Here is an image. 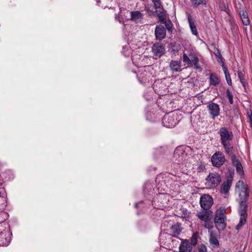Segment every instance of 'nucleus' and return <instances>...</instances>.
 Instances as JSON below:
<instances>
[{
    "instance_id": "46",
    "label": "nucleus",
    "mask_w": 252,
    "mask_h": 252,
    "mask_svg": "<svg viewBox=\"0 0 252 252\" xmlns=\"http://www.w3.org/2000/svg\"><path fill=\"white\" fill-rule=\"evenodd\" d=\"M193 252H195V251H193Z\"/></svg>"
},
{
    "instance_id": "12",
    "label": "nucleus",
    "mask_w": 252,
    "mask_h": 252,
    "mask_svg": "<svg viewBox=\"0 0 252 252\" xmlns=\"http://www.w3.org/2000/svg\"><path fill=\"white\" fill-rule=\"evenodd\" d=\"M152 51L154 56L160 57L165 53V49L161 43H156L153 45Z\"/></svg>"
},
{
    "instance_id": "41",
    "label": "nucleus",
    "mask_w": 252,
    "mask_h": 252,
    "mask_svg": "<svg viewBox=\"0 0 252 252\" xmlns=\"http://www.w3.org/2000/svg\"><path fill=\"white\" fill-rule=\"evenodd\" d=\"M171 52L173 53V54H175L177 52H178V51L177 48L176 47V46L175 45H173L172 46V48H171Z\"/></svg>"
},
{
    "instance_id": "21",
    "label": "nucleus",
    "mask_w": 252,
    "mask_h": 252,
    "mask_svg": "<svg viewBox=\"0 0 252 252\" xmlns=\"http://www.w3.org/2000/svg\"><path fill=\"white\" fill-rule=\"evenodd\" d=\"M223 146L225 152L230 157L235 155L234 153L233 147L231 145V143H225L222 144Z\"/></svg>"
},
{
    "instance_id": "22",
    "label": "nucleus",
    "mask_w": 252,
    "mask_h": 252,
    "mask_svg": "<svg viewBox=\"0 0 252 252\" xmlns=\"http://www.w3.org/2000/svg\"><path fill=\"white\" fill-rule=\"evenodd\" d=\"M210 85L216 86L220 83V79L217 75L215 73H211L209 77Z\"/></svg>"
},
{
    "instance_id": "11",
    "label": "nucleus",
    "mask_w": 252,
    "mask_h": 252,
    "mask_svg": "<svg viewBox=\"0 0 252 252\" xmlns=\"http://www.w3.org/2000/svg\"><path fill=\"white\" fill-rule=\"evenodd\" d=\"M213 212L210 210H201L197 212L196 216L200 220L203 221L211 220L213 216Z\"/></svg>"
},
{
    "instance_id": "2",
    "label": "nucleus",
    "mask_w": 252,
    "mask_h": 252,
    "mask_svg": "<svg viewBox=\"0 0 252 252\" xmlns=\"http://www.w3.org/2000/svg\"><path fill=\"white\" fill-rule=\"evenodd\" d=\"M225 219V210L224 208H220L216 212L214 218L215 226L218 230H223L226 228Z\"/></svg>"
},
{
    "instance_id": "33",
    "label": "nucleus",
    "mask_w": 252,
    "mask_h": 252,
    "mask_svg": "<svg viewBox=\"0 0 252 252\" xmlns=\"http://www.w3.org/2000/svg\"><path fill=\"white\" fill-rule=\"evenodd\" d=\"M237 73H238V77L240 79V81L241 82V83L242 84L243 87H245V81H244V74L243 73V72L240 71V70H239L237 72Z\"/></svg>"
},
{
    "instance_id": "40",
    "label": "nucleus",
    "mask_w": 252,
    "mask_h": 252,
    "mask_svg": "<svg viewBox=\"0 0 252 252\" xmlns=\"http://www.w3.org/2000/svg\"><path fill=\"white\" fill-rule=\"evenodd\" d=\"M236 186H237V187L241 186V187L243 189H242L241 191H242V190H244V189H246V188H247L249 189L248 187H245V185L244 182L243 181H239L237 183Z\"/></svg>"
},
{
    "instance_id": "47",
    "label": "nucleus",
    "mask_w": 252,
    "mask_h": 252,
    "mask_svg": "<svg viewBox=\"0 0 252 252\" xmlns=\"http://www.w3.org/2000/svg\"><path fill=\"white\" fill-rule=\"evenodd\" d=\"M251 252H252V251Z\"/></svg>"
},
{
    "instance_id": "8",
    "label": "nucleus",
    "mask_w": 252,
    "mask_h": 252,
    "mask_svg": "<svg viewBox=\"0 0 252 252\" xmlns=\"http://www.w3.org/2000/svg\"><path fill=\"white\" fill-rule=\"evenodd\" d=\"M213 202L212 197L209 194H204L200 197L199 203L201 208L204 210H210Z\"/></svg>"
},
{
    "instance_id": "45",
    "label": "nucleus",
    "mask_w": 252,
    "mask_h": 252,
    "mask_svg": "<svg viewBox=\"0 0 252 252\" xmlns=\"http://www.w3.org/2000/svg\"><path fill=\"white\" fill-rule=\"evenodd\" d=\"M242 252V251H239V252Z\"/></svg>"
},
{
    "instance_id": "43",
    "label": "nucleus",
    "mask_w": 252,
    "mask_h": 252,
    "mask_svg": "<svg viewBox=\"0 0 252 252\" xmlns=\"http://www.w3.org/2000/svg\"><path fill=\"white\" fill-rule=\"evenodd\" d=\"M215 56L219 59L220 57H222L220 52L218 49H217V53H215Z\"/></svg>"
},
{
    "instance_id": "29",
    "label": "nucleus",
    "mask_w": 252,
    "mask_h": 252,
    "mask_svg": "<svg viewBox=\"0 0 252 252\" xmlns=\"http://www.w3.org/2000/svg\"><path fill=\"white\" fill-rule=\"evenodd\" d=\"M157 16L158 18V22H159L162 23L163 24L164 22L167 21L166 15L162 12L158 14Z\"/></svg>"
},
{
    "instance_id": "13",
    "label": "nucleus",
    "mask_w": 252,
    "mask_h": 252,
    "mask_svg": "<svg viewBox=\"0 0 252 252\" xmlns=\"http://www.w3.org/2000/svg\"><path fill=\"white\" fill-rule=\"evenodd\" d=\"M153 88L156 93L160 95H163L166 92V86L162 82L156 81L153 84Z\"/></svg>"
},
{
    "instance_id": "42",
    "label": "nucleus",
    "mask_w": 252,
    "mask_h": 252,
    "mask_svg": "<svg viewBox=\"0 0 252 252\" xmlns=\"http://www.w3.org/2000/svg\"><path fill=\"white\" fill-rule=\"evenodd\" d=\"M218 62L221 64V66L222 67V64L225 65L223 61V58L222 57H220L218 59Z\"/></svg>"
},
{
    "instance_id": "32",
    "label": "nucleus",
    "mask_w": 252,
    "mask_h": 252,
    "mask_svg": "<svg viewBox=\"0 0 252 252\" xmlns=\"http://www.w3.org/2000/svg\"><path fill=\"white\" fill-rule=\"evenodd\" d=\"M191 243L192 245H196L197 243V233H194L190 238Z\"/></svg>"
},
{
    "instance_id": "36",
    "label": "nucleus",
    "mask_w": 252,
    "mask_h": 252,
    "mask_svg": "<svg viewBox=\"0 0 252 252\" xmlns=\"http://www.w3.org/2000/svg\"><path fill=\"white\" fill-rule=\"evenodd\" d=\"M183 60L184 62L187 63L188 64L191 63V59L190 60L186 54H183Z\"/></svg>"
},
{
    "instance_id": "27",
    "label": "nucleus",
    "mask_w": 252,
    "mask_h": 252,
    "mask_svg": "<svg viewBox=\"0 0 252 252\" xmlns=\"http://www.w3.org/2000/svg\"><path fill=\"white\" fill-rule=\"evenodd\" d=\"M191 1L194 7H197L200 5H206L207 4L206 0H191Z\"/></svg>"
},
{
    "instance_id": "17",
    "label": "nucleus",
    "mask_w": 252,
    "mask_h": 252,
    "mask_svg": "<svg viewBox=\"0 0 252 252\" xmlns=\"http://www.w3.org/2000/svg\"><path fill=\"white\" fill-rule=\"evenodd\" d=\"M169 67L173 72L181 71L182 70L181 61L172 60L170 63Z\"/></svg>"
},
{
    "instance_id": "10",
    "label": "nucleus",
    "mask_w": 252,
    "mask_h": 252,
    "mask_svg": "<svg viewBox=\"0 0 252 252\" xmlns=\"http://www.w3.org/2000/svg\"><path fill=\"white\" fill-rule=\"evenodd\" d=\"M207 107L210 115L212 116L213 119L220 115V108L218 104L213 102H210L209 103Z\"/></svg>"
},
{
    "instance_id": "31",
    "label": "nucleus",
    "mask_w": 252,
    "mask_h": 252,
    "mask_svg": "<svg viewBox=\"0 0 252 252\" xmlns=\"http://www.w3.org/2000/svg\"><path fill=\"white\" fill-rule=\"evenodd\" d=\"M205 224L204 225V227L209 230V232L211 231L210 230L212 229L214 227L212 221L211 220H208L207 221H204Z\"/></svg>"
},
{
    "instance_id": "19",
    "label": "nucleus",
    "mask_w": 252,
    "mask_h": 252,
    "mask_svg": "<svg viewBox=\"0 0 252 252\" xmlns=\"http://www.w3.org/2000/svg\"><path fill=\"white\" fill-rule=\"evenodd\" d=\"M188 20L189 24V28L191 30L192 33L195 35H198V31L196 27L193 22L192 16L190 14L188 15Z\"/></svg>"
},
{
    "instance_id": "34",
    "label": "nucleus",
    "mask_w": 252,
    "mask_h": 252,
    "mask_svg": "<svg viewBox=\"0 0 252 252\" xmlns=\"http://www.w3.org/2000/svg\"><path fill=\"white\" fill-rule=\"evenodd\" d=\"M226 95L228 97L229 102L230 104H232L233 103V94L231 93V92L229 90L227 89L226 91Z\"/></svg>"
},
{
    "instance_id": "9",
    "label": "nucleus",
    "mask_w": 252,
    "mask_h": 252,
    "mask_svg": "<svg viewBox=\"0 0 252 252\" xmlns=\"http://www.w3.org/2000/svg\"><path fill=\"white\" fill-rule=\"evenodd\" d=\"M155 35L157 40H162L166 37V29L162 25H157L155 30Z\"/></svg>"
},
{
    "instance_id": "16",
    "label": "nucleus",
    "mask_w": 252,
    "mask_h": 252,
    "mask_svg": "<svg viewBox=\"0 0 252 252\" xmlns=\"http://www.w3.org/2000/svg\"><path fill=\"white\" fill-rule=\"evenodd\" d=\"M143 19V14L139 11H133L130 12V18L131 21L135 23L140 22Z\"/></svg>"
},
{
    "instance_id": "35",
    "label": "nucleus",
    "mask_w": 252,
    "mask_h": 252,
    "mask_svg": "<svg viewBox=\"0 0 252 252\" xmlns=\"http://www.w3.org/2000/svg\"><path fill=\"white\" fill-rule=\"evenodd\" d=\"M155 9L159 8L161 5L160 0H151Z\"/></svg>"
},
{
    "instance_id": "24",
    "label": "nucleus",
    "mask_w": 252,
    "mask_h": 252,
    "mask_svg": "<svg viewBox=\"0 0 252 252\" xmlns=\"http://www.w3.org/2000/svg\"><path fill=\"white\" fill-rule=\"evenodd\" d=\"M222 69L223 70V72H224V73L225 75V79H226V81L227 84L231 86L232 85V81H231V77H230V74L229 73L228 68L225 65L222 64Z\"/></svg>"
},
{
    "instance_id": "26",
    "label": "nucleus",
    "mask_w": 252,
    "mask_h": 252,
    "mask_svg": "<svg viewBox=\"0 0 252 252\" xmlns=\"http://www.w3.org/2000/svg\"><path fill=\"white\" fill-rule=\"evenodd\" d=\"M194 65V68L196 69L199 70L200 71L202 70V68L199 65V59L198 57L196 56H193L192 58H191V63Z\"/></svg>"
},
{
    "instance_id": "5",
    "label": "nucleus",
    "mask_w": 252,
    "mask_h": 252,
    "mask_svg": "<svg viewBox=\"0 0 252 252\" xmlns=\"http://www.w3.org/2000/svg\"><path fill=\"white\" fill-rule=\"evenodd\" d=\"M219 134L221 144L231 143L233 139L232 132L229 131L226 127H221L219 131Z\"/></svg>"
},
{
    "instance_id": "38",
    "label": "nucleus",
    "mask_w": 252,
    "mask_h": 252,
    "mask_svg": "<svg viewBox=\"0 0 252 252\" xmlns=\"http://www.w3.org/2000/svg\"><path fill=\"white\" fill-rule=\"evenodd\" d=\"M198 252H207V249L204 244L200 245L198 249Z\"/></svg>"
},
{
    "instance_id": "14",
    "label": "nucleus",
    "mask_w": 252,
    "mask_h": 252,
    "mask_svg": "<svg viewBox=\"0 0 252 252\" xmlns=\"http://www.w3.org/2000/svg\"><path fill=\"white\" fill-rule=\"evenodd\" d=\"M230 158L233 165L236 167V171L240 175H243L244 173L240 160L236 158L235 155L231 157Z\"/></svg>"
},
{
    "instance_id": "4",
    "label": "nucleus",
    "mask_w": 252,
    "mask_h": 252,
    "mask_svg": "<svg viewBox=\"0 0 252 252\" xmlns=\"http://www.w3.org/2000/svg\"><path fill=\"white\" fill-rule=\"evenodd\" d=\"M177 117L172 112L166 114L162 120L163 126L167 128L174 127L178 123Z\"/></svg>"
},
{
    "instance_id": "23",
    "label": "nucleus",
    "mask_w": 252,
    "mask_h": 252,
    "mask_svg": "<svg viewBox=\"0 0 252 252\" xmlns=\"http://www.w3.org/2000/svg\"><path fill=\"white\" fill-rule=\"evenodd\" d=\"M209 242L210 244L215 247H218L220 245L219 242L217 237L215 236L214 232L209 231Z\"/></svg>"
},
{
    "instance_id": "6",
    "label": "nucleus",
    "mask_w": 252,
    "mask_h": 252,
    "mask_svg": "<svg viewBox=\"0 0 252 252\" xmlns=\"http://www.w3.org/2000/svg\"><path fill=\"white\" fill-rule=\"evenodd\" d=\"M211 160L214 166L220 167L225 162L226 159L224 154L221 152L217 151L212 155Z\"/></svg>"
},
{
    "instance_id": "20",
    "label": "nucleus",
    "mask_w": 252,
    "mask_h": 252,
    "mask_svg": "<svg viewBox=\"0 0 252 252\" xmlns=\"http://www.w3.org/2000/svg\"><path fill=\"white\" fill-rule=\"evenodd\" d=\"M239 14L243 24L245 26L249 25L250 24V20L247 12L245 10L242 9L240 11Z\"/></svg>"
},
{
    "instance_id": "3",
    "label": "nucleus",
    "mask_w": 252,
    "mask_h": 252,
    "mask_svg": "<svg viewBox=\"0 0 252 252\" xmlns=\"http://www.w3.org/2000/svg\"><path fill=\"white\" fill-rule=\"evenodd\" d=\"M170 230L171 233H165L159 235L160 241H161L163 237H166V236L177 238L181 234L183 230L181 223L177 222L174 224L172 225L170 227Z\"/></svg>"
},
{
    "instance_id": "44",
    "label": "nucleus",
    "mask_w": 252,
    "mask_h": 252,
    "mask_svg": "<svg viewBox=\"0 0 252 252\" xmlns=\"http://www.w3.org/2000/svg\"><path fill=\"white\" fill-rule=\"evenodd\" d=\"M137 205H138V204H137V203L135 204V207H137Z\"/></svg>"
},
{
    "instance_id": "37",
    "label": "nucleus",
    "mask_w": 252,
    "mask_h": 252,
    "mask_svg": "<svg viewBox=\"0 0 252 252\" xmlns=\"http://www.w3.org/2000/svg\"><path fill=\"white\" fill-rule=\"evenodd\" d=\"M247 115L250 120V126L252 129V111L251 109L247 110Z\"/></svg>"
},
{
    "instance_id": "39",
    "label": "nucleus",
    "mask_w": 252,
    "mask_h": 252,
    "mask_svg": "<svg viewBox=\"0 0 252 252\" xmlns=\"http://www.w3.org/2000/svg\"><path fill=\"white\" fill-rule=\"evenodd\" d=\"M206 169L205 165L203 164H200L197 168V170L198 172H201L204 171Z\"/></svg>"
},
{
    "instance_id": "28",
    "label": "nucleus",
    "mask_w": 252,
    "mask_h": 252,
    "mask_svg": "<svg viewBox=\"0 0 252 252\" xmlns=\"http://www.w3.org/2000/svg\"><path fill=\"white\" fill-rule=\"evenodd\" d=\"M167 31L169 32H172L174 30L173 24L170 19H168L167 21L163 23Z\"/></svg>"
},
{
    "instance_id": "25",
    "label": "nucleus",
    "mask_w": 252,
    "mask_h": 252,
    "mask_svg": "<svg viewBox=\"0 0 252 252\" xmlns=\"http://www.w3.org/2000/svg\"><path fill=\"white\" fill-rule=\"evenodd\" d=\"M217 4L221 11H223L226 13H228V6L222 0H217Z\"/></svg>"
},
{
    "instance_id": "18",
    "label": "nucleus",
    "mask_w": 252,
    "mask_h": 252,
    "mask_svg": "<svg viewBox=\"0 0 252 252\" xmlns=\"http://www.w3.org/2000/svg\"><path fill=\"white\" fill-rule=\"evenodd\" d=\"M232 184V181L227 180L224 182L221 186L220 192L222 194H227L228 193Z\"/></svg>"
},
{
    "instance_id": "1",
    "label": "nucleus",
    "mask_w": 252,
    "mask_h": 252,
    "mask_svg": "<svg viewBox=\"0 0 252 252\" xmlns=\"http://www.w3.org/2000/svg\"><path fill=\"white\" fill-rule=\"evenodd\" d=\"M240 200L238 208V213L240 217L238 224L236 226L235 229L239 230L243 225L246 224L248 216V199L249 196V189L247 188L240 192Z\"/></svg>"
},
{
    "instance_id": "7",
    "label": "nucleus",
    "mask_w": 252,
    "mask_h": 252,
    "mask_svg": "<svg viewBox=\"0 0 252 252\" xmlns=\"http://www.w3.org/2000/svg\"><path fill=\"white\" fill-rule=\"evenodd\" d=\"M206 183L210 188L217 187L221 181L220 174L217 172L210 173L206 178Z\"/></svg>"
},
{
    "instance_id": "30",
    "label": "nucleus",
    "mask_w": 252,
    "mask_h": 252,
    "mask_svg": "<svg viewBox=\"0 0 252 252\" xmlns=\"http://www.w3.org/2000/svg\"><path fill=\"white\" fill-rule=\"evenodd\" d=\"M190 217V213L187 209L183 208L182 210L181 217L185 219H189Z\"/></svg>"
},
{
    "instance_id": "15",
    "label": "nucleus",
    "mask_w": 252,
    "mask_h": 252,
    "mask_svg": "<svg viewBox=\"0 0 252 252\" xmlns=\"http://www.w3.org/2000/svg\"><path fill=\"white\" fill-rule=\"evenodd\" d=\"M181 240L179 246L180 252H191L192 247L188 240Z\"/></svg>"
}]
</instances>
